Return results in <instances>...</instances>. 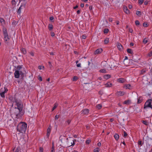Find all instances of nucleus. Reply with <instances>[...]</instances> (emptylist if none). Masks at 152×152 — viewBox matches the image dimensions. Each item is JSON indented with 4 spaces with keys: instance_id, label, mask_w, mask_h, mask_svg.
I'll return each instance as SVG.
<instances>
[{
    "instance_id": "obj_4",
    "label": "nucleus",
    "mask_w": 152,
    "mask_h": 152,
    "mask_svg": "<svg viewBox=\"0 0 152 152\" xmlns=\"http://www.w3.org/2000/svg\"><path fill=\"white\" fill-rule=\"evenodd\" d=\"M148 107L151 108L152 109V100L151 99L147 101L144 104V109H146Z\"/></svg>"
},
{
    "instance_id": "obj_26",
    "label": "nucleus",
    "mask_w": 152,
    "mask_h": 152,
    "mask_svg": "<svg viewBox=\"0 0 152 152\" xmlns=\"http://www.w3.org/2000/svg\"><path fill=\"white\" fill-rule=\"evenodd\" d=\"M136 14L137 15H141V13L140 11H137L136 12Z\"/></svg>"
},
{
    "instance_id": "obj_47",
    "label": "nucleus",
    "mask_w": 152,
    "mask_h": 152,
    "mask_svg": "<svg viewBox=\"0 0 152 152\" xmlns=\"http://www.w3.org/2000/svg\"><path fill=\"white\" fill-rule=\"evenodd\" d=\"M4 92L5 93H6L8 91V89H7V88H6L5 87L4 88Z\"/></svg>"
},
{
    "instance_id": "obj_49",
    "label": "nucleus",
    "mask_w": 152,
    "mask_h": 152,
    "mask_svg": "<svg viewBox=\"0 0 152 152\" xmlns=\"http://www.w3.org/2000/svg\"><path fill=\"white\" fill-rule=\"evenodd\" d=\"M110 66V67L111 69H112V68H113L115 67V66L114 65H112V64L110 65H109Z\"/></svg>"
},
{
    "instance_id": "obj_3",
    "label": "nucleus",
    "mask_w": 152,
    "mask_h": 152,
    "mask_svg": "<svg viewBox=\"0 0 152 152\" xmlns=\"http://www.w3.org/2000/svg\"><path fill=\"white\" fill-rule=\"evenodd\" d=\"M2 31L4 37V39L5 42L6 43L10 39V38L8 37L7 28L5 27H3L2 29Z\"/></svg>"
},
{
    "instance_id": "obj_21",
    "label": "nucleus",
    "mask_w": 152,
    "mask_h": 152,
    "mask_svg": "<svg viewBox=\"0 0 152 152\" xmlns=\"http://www.w3.org/2000/svg\"><path fill=\"white\" fill-rule=\"evenodd\" d=\"M130 102V100H126L123 103L124 104H129Z\"/></svg>"
},
{
    "instance_id": "obj_28",
    "label": "nucleus",
    "mask_w": 152,
    "mask_h": 152,
    "mask_svg": "<svg viewBox=\"0 0 152 152\" xmlns=\"http://www.w3.org/2000/svg\"><path fill=\"white\" fill-rule=\"evenodd\" d=\"M0 22L1 23H4L5 22V20L2 18H0Z\"/></svg>"
},
{
    "instance_id": "obj_42",
    "label": "nucleus",
    "mask_w": 152,
    "mask_h": 152,
    "mask_svg": "<svg viewBox=\"0 0 152 152\" xmlns=\"http://www.w3.org/2000/svg\"><path fill=\"white\" fill-rule=\"evenodd\" d=\"M148 26V24L147 23H143V26L145 27H147Z\"/></svg>"
},
{
    "instance_id": "obj_36",
    "label": "nucleus",
    "mask_w": 152,
    "mask_h": 152,
    "mask_svg": "<svg viewBox=\"0 0 152 152\" xmlns=\"http://www.w3.org/2000/svg\"><path fill=\"white\" fill-rule=\"evenodd\" d=\"M138 144L139 145H140L141 146L142 145V141L141 140L139 141L138 142Z\"/></svg>"
},
{
    "instance_id": "obj_30",
    "label": "nucleus",
    "mask_w": 152,
    "mask_h": 152,
    "mask_svg": "<svg viewBox=\"0 0 152 152\" xmlns=\"http://www.w3.org/2000/svg\"><path fill=\"white\" fill-rule=\"evenodd\" d=\"M143 42L145 44H146L148 42V40L146 39V38H145L144 39L143 41Z\"/></svg>"
},
{
    "instance_id": "obj_57",
    "label": "nucleus",
    "mask_w": 152,
    "mask_h": 152,
    "mask_svg": "<svg viewBox=\"0 0 152 152\" xmlns=\"http://www.w3.org/2000/svg\"><path fill=\"white\" fill-rule=\"evenodd\" d=\"M129 31L130 33H132L133 32V30L132 29H129Z\"/></svg>"
},
{
    "instance_id": "obj_7",
    "label": "nucleus",
    "mask_w": 152,
    "mask_h": 152,
    "mask_svg": "<svg viewBox=\"0 0 152 152\" xmlns=\"http://www.w3.org/2000/svg\"><path fill=\"white\" fill-rule=\"evenodd\" d=\"M89 110L88 109H85L81 111V114H83V115H87L89 113Z\"/></svg>"
},
{
    "instance_id": "obj_41",
    "label": "nucleus",
    "mask_w": 152,
    "mask_h": 152,
    "mask_svg": "<svg viewBox=\"0 0 152 152\" xmlns=\"http://www.w3.org/2000/svg\"><path fill=\"white\" fill-rule=\"evenodd\" d=\"M60 115H56L55 116V119L56 120H57L59 118Z\"/></svg>"
},
{
    "instance_id": "obj_48",
    "label": "nucleus",
    "mask_w": 152,
    "mask_h": 152,
    "mask_svg": "<svg viewBox=\"0 0 152 152\" xmlns=\"http://www.w3.org/2000/svg\"><path fill=\"white\" fill-rule=\"evenodd\" d=\"M55 34L53 32H51V36L52 37H53L54 36Z\"/></svg>"
},
{
    "instance_id": "obj_5",
    "label": "nucleus",
    "mask_w": 152,
    "mask_h": 152,
    "mask_svg": "<svg viewBox=\"0 0 152 152\" xmlns=\"http://www.w3.org/2000/svg\"><path fill=\"white\" fill-rule=\"evenodd\" d=\"M21 75V77H23V73L22 71L19 70H16L14 73V75L15 78H19L20 75Z\"/></svg>"
},
{
    "instance_id": "obj_56",
    "label": "nucleus",
    "mask_w": 152,
    "mask_h": 152,
    "mask_svg": "<svg viewBox=\"0 0 152 152\" xmlns=\"http://www.w3.org/2000/svg\"><path fill=\"white\" fill-rule=\"evenodd\" d=\"M97 145L99 146H100L101 145V144L100 142H99L97 144Z\"/></svg>"
},
{
    "instance_id": "obj_52",
    "label": "nucleus",
    "mask_w": 152,
    "mask_h": 152,
    "mask_svg": "<svg viewBox=\"0 0 152 152\" xmlns=\"http://www.w3.org/2000/svg\"><path fill=\"white\" fill-rule=\"evenodd\" d=\"M50 20H53L54 19V18L53 17V16H52V17H50V18H49Z\"/></svg>"
},
{
    "instance_id": "obj_54",
    "label": "nucleus",
    "mask_w": 152,
    "mask_h": 152,
    "mask_svg": "<svg viewBox=\"0 0 152 152\" xmlns=\"http://www.w3.org/2000/svg\"><path fill=\"white\" fill-rule=\"evenodd\" d=\"M109 20L110 22H111L113 21V19L112 18H109Z\"/></svg>"
},
{
    "instance_id": "obj_13",
    "label": "nucleus",
    "mask_w": 152,
    "mask_h": 152,
    "mask_svg": "<svg viewBox=\"0 0 152 152\" xmlns=\"http://www.w3.org/2000/svg\"><path fill=\"white\" fill-rule=\"evenodd\" d=\"M125 80L123 78H120L118 80V82L120 83H124L125 82Z\"/></svg>"
},
{
    "instance_id": "obj_51",
    "label": "nucleus",
    "mask_w": 152,
    "mask_h": 152,
    "mask_svg": "<svg viewBox=\"0 0 152 152\" xmlns=\"http://www.w3.org/2000/svg\"><path fill=\"white\" fill-rule=\"evenodd\" d=\"M43 148L41 147L40 148H39V151L41 152H43Z\"/></svg>"
},
{
    "instance_id": "obj_6",
    "label": "nucleus",
    "mask_w": 152,
    "mask_h": 152,
    "mask_svg": "<svg viewBox=\"0 0 152 152\" xmlns=\"http://www.w3.org/2000/svg\"><path fill=\"white\" fill-rule=\"evenodd\" d=\"M125 94V93L123 91H118L115 94L116 96H121L124 95Z\"/></svg>"
},
{
    "instance_id": "obj_45",
    "label": "nucleus",
    "mask_w": 152,
    "mask_h": 152,
    "mask_svg": "<svg viewBox=\"0 0 152 152\" xmlns=\"http://www.w3.org/2000/svg\"><path fill=\"white\" fill-rule=\"evenodd\" d=\"M48 64H49V67L50 68H51L52 67V65L51 64V63L49 61L48 62Z\"/></svg>"
},
{
    "instance_id": "obj_59",
    "label": "nucleus",
    "mask_w": 152,
    "mask_h": 152,
    "mask_svg": "<svg viewBox=\"0 0 152 152\" xmlns=\"http://www.w3.org/2000/svg\"><path fill=\"white\" fill-rule=\"evenodd\" d=\"M80 7H83L84 6V4L83 3H81L80 5Z\"/></svg>"
},
{
    "instance_id": "obj_38",
    "label": "nucleus",
    "mask_w": 152,
    "mask_h": 152,
    "mask_svg": "<svg viewBox=\"0 0 152 152\" xmlns=\"http://www.w3.org/2000/svg\"><path fill=\"white\" fill-rule=\"evenodd\" d=\"M146 72V71L145 70L142 69L141 71V74H144Z\"/></svg>"
},
{
    "instance_id": "obj_10",
    "label": "nucleus",
    "mask_w": 152,
    "mask_h": 152,
    "mask_svg": "<svg viewBox=\"0 0 152 152\" xmlns=\"http://www.w3.org/2000/svg\"><path fill=\"white\" fill-rule=\"evenodd\" d=\"M51 130V127L49 126L47 129V136L48 137L49 136Z\"/></svg>"
},
{
    "instance_id": "obj_60",
    "label": "nucleus",
    "mask_w": 152,
    "mask_h": 152,
    "mask_svg": "<svg viewBox=\"0 0 152 152\" xmlns=\"http://www.w3.org/2000/svg\"><path fill=\"white\" fill-rule=\"evenodd\" d=\"M50 54L51 55H54V53L53 52H50Z\"/></svg>"
},
{
    "instance_id": "obj_15",
    "label": "nucleus",
    "mask_w": 152,
    "mask_h": 152,
    "mask_svg": "<svg viewBox=\"0 0 152 152\" xmlns=\"http://www.w3.org/2000/svg\"><path fill=\"white\" fill-rule=\"evenodd\" d=\"M119 135L117 134H115L114 135V138L115 140H118L119 138Z\"/></svg>"
},
{
    "instance_id": "obj_2",
    "label": "nucleus",
    "mask_w": 152,
    "mask_h": 152,
    "mask_svg": "<svg viewBox=\"0 0 152 152\" xmlns=\"http://www.w3.org/2000/svg\"><path fill=\"white\" fill-rule=\"evenodd\" d=\"M27 126V124L25 122L20 123L18 125L17 131L22 133H24L26 132Z\"/></svg>"
},
{
    "instance_id": "obj_18",
    "label": "nucleus",
    "mask_w": 152,
    "mask_h": 152,
    "mask_svg": "<svg viewBox=\"0 0 152 152\" xmlns=\"http://www.w3.org/2000/svg\"><path fill=\"white\" fill-rule=\"evenodd\" d=\"M48 29L50 31L53 29V26L51 24H49L48 25Z\"/></svg>"
},
{
    "instance_id": "obj_50",
    "label": "nucleus",
    "mask_w": 152,
    "mask_h": 152,
    "mask_svg": "<svg viewBox=\"0 0 152 152\" xmlns=\"http://www.w3.org/2000/svg\"><path fill=\"white\" fill-rule=\"evenodd\" d=\"M32 56H34V54L33 52H31L29 53Z\"/></svg>"
},
{
    "instance_id": "obj_25",
    "label": "nucleus",
    "mask_w": 152,
    "mask_h": 152,
    "mask_svg": "<svg viewBox=\"0 0 152 152\" xmlns=\"http://www.w3.org/2000/svg\"><path fill=\"white\" fill-rule=\"evenodd\" d=\"M99 148H95L94 150V152H99Z\"/></svg>"
},
{
    "instance_id": "obj_40",
    "label": "nucleus",
    "mask_w": 152,
    "mask_h": 152,
    "mask_svg": "<svg viewBox=\"0 0 152 152\" xmlns=\"http://www.w3.org/2000/svg\"><path fill=\"white\" fill-rule=\"evenodd\" d=\"M78 78L77 76H74L73 78V81H75L77 80L78 79Z\"/></svg>"
},
{
    "instance_id": "obj_8",
    "label": "nucleus",
    "mask_w": 152,
    "mask_h": 152,
    "mask_svg": "<svg viewBox=\"0 0 152 152\" xmlns=\"http://www.w3.org/2000/svg\"><path fill=\"white\" fill-rule=\"evenodd\" d=\"M25 7V4L23 6L22 5H21L20 6V7L18 9V14H20L21 12V10L22 9H24Z\"/></svg>"
},
{
    "instance_id": "obj_46",
    "label": "nucleus",
    "mask_w": 152,
    "mask_h": 152,
    "mask_svg": "<svg viewBox=\"0 0 152 152\" xmlns=\"http://www.w3.org/2000/svg\"><path fill=\"white\" fill-rule=\"evenodd\" d=\"M103 64H104L105 65H106V64H107V63L105 61H104V62H102L101 63V65H103V66H104Z\"/></svg>"
},
{
    "instance_id": "obj_24",
    "label": "nucleus",
    "mask_w": 152,
    "mask_h": 152,
    "mask_svg": "<svg viewBox=\"0 0 152 152\" xmlns=\"http://www.w3.org/2000/svg\"><path fill=\"white\" fill-rule=\"evenodd\" d=\"M125 86L126 89H130L131 87V85L130 84H126L125 85Z\"/></svg>"
},
{
    "instance_id": "obj_22",
    "label": "nucleus",
    "mask_w": 152,
    "mask_h": 152,
    "mask_svg": "<svg viewBox=\"0 0 152 152\" xmlns=\"http://www.w3.org/2000/svg\"><path fill=\"white\" fill-rule=\"evenodd\" d=\"M22 68V66L18 65L17 66V70H16L20 71V69Z\"/></svg>"
},
{
    "instance_id": "obj_16",
    "label": "nucleus",
    "mask_w": 152,
    "mask_h": 152,
    "mask_svg": "<svg viewBox=\"0 0 152 152\" xmlns=\"http://www.w3.org/2000/svg\"><path fill=\"white\" fill-rule=\"evenodd\" d=\"M105 85L106 87H110L112 86V84L110 82H109L105 84Z\"/></svg>"
},
{
    "instance_id": "obj_55",
    "label": "nucleus",
    "mask_w": 152,
    "mask_h": 152,
    "mask_svg": "<svg viewBox=\"0 0 152 152\" xmlns=\"http://www.w3.org/2000/svg\"><path fill=\"white\" fill-rule=\"evenodd\" d=\"M148 4V2L147 1H145L144 2V4L146 5H147Z\"/></svg>"
},
{
    "instance_id": "obj_62",
    "label": "nucleus",
    "mask_w": 152,
    "mask_h": 152,
    "mask_svg": "<svg viewBox=\"0 0 152 152\" xmlns=\"http://www.w3.org/2000/svg\"><path fill=\"white\" fill-rule=\"evenodd\" d=\"M12 4H15V1L14 0H12Z\"/></svg>"
},
{
    "instance_id": "obj_34",
    "label": "nucleus",
    "mask_w": 152,
    "mask_h": 152,
    "mask_svg": "<svg viewBox=\"0 0 152 152\" xmlns=\"http://www.w3.org/2000/svg\"><path fill=\"white\" fill-rule=\"evenodd\" d=\"M44 67L43 66H39L38 67V68L39 69H44Z\"/></svg>"
},
{
    "instance_id": "obj_35",
    "label": "nucleus",
    "mask_w": 152,
    "mask_h": 152,
    "mask_svg": "<svg viewBox=\"0 0 152 152\" xmlns=\"http://www.w3.org/2000/svg\"><path fill=\"white\" fill-rule=\"evenodd\" d=\"M57 105L56 104H55V105L54 106V107H53L52 110V111H53L55 109L56 107H57Z\"/></svg>"
},
{
    "instance_id": "obj_32",
    "label": "nucleus",
    "mask_w": 152,
    "mask_h": 152,
    "mask_svg": "<svg viewBox=\"0 0 152 152\" xmlns=\"http://www.w3.org/2000/svg\"><path fill=\"white\" fill-rule=\"evenodd\" d=\"M108 31L109 30L108 29L106 28L104 30V33L107 34L108 33Z\"/></svg>"
},
{
    "instance_id": "obj_20",
    "label": "nucleus",
    "mask_w": 152,
    "mask_h": 152,
    "mask_svg": "<svg viewBox=\"0 0 152 152\" xmlns=\"http://www.w3.org/2000/svg\"><path fill=\"white\" fill-rule=\"evenodd\" d=\"M127 52L128 53L132 54L133 53V51H132L131 49L128 48L127 50Z\"/></svg>"
},
{
    "instance_id": "obj_61",
    "label": "nucleus",
    "mask_w": 152,
    "mask_h": 152,
    "mask_svg": "<svg viewBox=\"0 0 152 152\" xmlns=\"http://www.w3.org/2000/svg\"><path fill=\"white\" fill-rule=\"evenodd\" d=\"M148 55L150 56H152V52H151L149 53Z\"/></svg>"
},
{
    "instance_id": "obj_27",
    "label": "nucleus",
    "mask_w": 152,
    "mask_h": 152,
    "mask_svg": "<svg viewBox=\"0 0 152 152\" xmlns=\"http://www.w3.org/2000/svg\"><path fill=\"white\" fill-rule=\"evenodd\" d=\"M5 93L4 92H3L1 93H0V95L3 98H4L5 97Z\"/></svg>"
},
{
    "instance_id": "obj_9",
    "label": "nucleus",
    "mask_w": 152,
    "mask_h": 152,
    "mask_svg": "<svg viewBox=\"0 0 152 152\" xmlns=\"http://www.w3.org/2000/svg\"><path fill=\"white\" fill-rule=\"evenodd\" d=\"M102 51V48H99L96 50L94 52V54H97L100 53Z\"/></svg>"
},
{
    "instance_id": "obj_64",
    "label": "nucleus",
    "mask_w": 152,
    "mask_h": 152,
    "mask_svg": "<svg viewBox=\"0 0 152 152\" xmlns=\"http://www.w3.org/2000/svg\"><path fill=\"white\" fill-rule=\"evenodd\" d=\"M14 152H19V150L18 148H17L16 150Z\"/></svg>"
},
{
    "instance_id": "obj_23",
    "label": "nucleus",
    "mask_w": 152,
    "mask_h": 152,
    "mask_svg": "<svg viewBox=\"0 0 152 152\" xmlns=\"http://www.w3.org/2000/svg\"><path fill=\"white\" fill-rule=\"evenodd\" d=\"M102 105L100 104H98L96 106V108L98 109H101L102 108Z\"/></svg>"
},
{
    "instance_id": "obj_14",
    "label": "nucleus",
    "mask_w": 152,
    "mask_h": 152,
    "mask_svg": "<svg viewBox=\"0 0 152 152\" xmlns=\"http://www.w3.org/2000/svg\"><path fill=\"white\" fill-rule=\"evenodd\" d=\"M124 12L126 14L129 13V11L126 7H124Z\"/></svg>"
},
{
    "instance_id": "obj_19",
    "label": "nucleus",
    "mask_w": 152,
    "mask_h": 152,
    "mask_svg": "<svg viewBox=\"0 0 152 152\" xmlns=\"http://www.w3.org/2000/svg\"><path fill=\"white\" fill-rule=\"evenodd\" d=\"M104 78L106 79H107L110 77V75H106L104 76Z\"/></svg>"
},
{
    "instance_id": "obj_37",
    "label": "nucleus",
    "mask_w": 152,
    "mask_h": 152,
    "mask_svg": "<svg viewBox=\"0 0 152 152\" xmlns=\"http://www.w3.org/2000/svg\"><path fill=\"white\" fill-rule=\"evenodd\" d=\"M135 23L136 25H138L140 24V22L138 20H137L135 21Z\"/></svg>"
},
{
    "instance_id": "obj_58",
    "label": "nucleus",
    "mask_w": 152,
    "mask_h": 152,
    "mask_svg": "<svg viewBox=\"0 0 152 152\" xmlns=\"http://www.w3.org/2000/svg\"><path fill=\"white\" fill-rule=\"evenodd\" d=\"M77 67H81V64H77Z\"/></svg>"
},
{
    "instance_id": "obj_1",
    "label": "nucleus",
    "mask_w": 152,
    "mask_h": 152,
    "mask_svg": "<svg viewBox=\"0 0 152 152\" xmlns=\"http://www.w3.org/2000/svg\"><path fill=\"white\" fill-rule=\"evenodd\" d=\"M14 102L15 103L16 107H15V114L16 116V118H18L21 117L23 115V113L22 111L23 108V105L22 102L20 100L15 99Z\"/></svg>"
},
{
    "instance_id": "obj_31",
    "label": "nucleus",
    "mask_w": 152,
    "mask_h": 152,
    "mask_svg": "<svg viewBox=\"0 0 152 152\" xmlns=\"http://www.w3.org/2000/svg\"><path fill=\"white\" fill-rule=\"evenodd\" d=\"M142 101V99H140V98H139L137 101V103L139 104L141 103Z\"/></svg>"
},
{
    "instance_id": "obj_17",
    "label": "nucleus",
    "mask_w": 152,
    "mask_h": 152,
    "mask_svg": "<svg viewBox=\"0 0 152 152\" xmlns=\"http://www.w3.org/2000/svg\"><path fill=\"white\" fill-rule=\"evenodd\" d=\"M109 42V38H106L104 41V43L105 44H107Z\"/></svg>"
},
{
    "instance_id": "obj_53",
    "label": "nucleus",
    "mask_w": 152,
    "mask_h": 152,
    "mask_svg": "<svg viewBox=\"0 0 152 152\" xmlns=\"http://www.w3.org/2000/svg\"><path fill=\"white\" fill-rule=\"evenodd\" d=\"M38 79L40 81H41L42 80V77L41 76L39 77Z\"/></svg>"
},
{
    "instance_id": "obj_44",
    "label": "nucleus",
    "mask_w": 152,
    "mask_h": 152,
    "mask_svg": "<svg viewBox=\"0 0 152 152\" xmlns=\"http://www.w3.org/2000/svg\"><path fill=\"white\" fill-rule=\"evenodd\" d=\"M127 135H128V134L126 132H125V131H124V137H126L127 136Z\"/></svg>"
},
{
    "instance_id": "obj_29",
    "label": "nucleus",
    "mask_w": 152,
    "mask_h": 152,
    "mask_svg": "<svg viewBox=\"0 0 152 152\" xmlns=\"http://www.w3.org/2000/svg\"><path fill=\"white\" fill-rule=\"evenodd\" d=\"M100 72L103 73H105L106 72V70L104 69H101L100 70Z\"/></svg>"
},
{
    "instance_id": "obj_39",
    "label": "nucleus",
    "mask_w": 152,
    "mask_h": 152,
    "mask_svg": "<svg viewBox=\"0 0 152 152\" xmlns=\"http://www.w3.org/2000/svg\"><path fill=\"white\" fill-rule=\"evenodd\" d=\"M91 142V140H87L86 141V143L87 144H88Z\"/></svg>"
},
{
    "instance_id": "obj_33",
    "label": "nucleus",
    "mask_w": 152,
    "mask_h": 152,
    "mask_svg": "<svg viewBox=\"0 0 152 152\" xmlns=\"http://www.w3.org/2000/svg\"><path fill=\"white\" fill-rule=\"evenodd\" d=\"M142 122L143 124L145 125H147L148 124V122H147V121H143Z\"/></svg>"
},
{
    "instance_id": "obj_12",
    "label": "nucleus",
    "mask_w": 152,
    "mask_h": 152,
    "mask_svg": "<svg viewBox=\"0 0 152 152\" xmlns=\"http://www.w3.org/2000/svg\"><path fill=\"white\" fill-rule=\"evenodd\" d=\"M117 47L119 50H121L122 48V45L120 43H118V44L117 45Z\"/></svg>"
},
{
    "instance_id": "obj_11",
    "label": "nucleus",
    "mask_w": 152,
    "mask_h": 152,
    "mask_svg": "<svg viewBox=\"0 0 152 152\" xmlns=\"http://www.w3.org/2000/svg\"><path fill=\"white\" fill-rule=\"evenodd\" d=\"M21 52L24 55L26 54V51L25 48H21L20 49Z\"/></svg>"
},
{
    "instance_id": "obj_63",
    "label": "nucleus",
    "mask_w": 152,
    "mask_h": 152,
    "mask_svg": "<svg viewBox=\"0 0 152 152\" xmlns=\"http://www.w3.org/2000/svg\"><path fill=\"white\" fill-rule=\"evenodd\" d=\"M67 122L68 124H70V123L71 122V120H68L67 121Z\"/></svg>"
},
{
    "instance_id": "obj_43",
    "label": "nucleus",
    "mask_w": 152,
    "mask_h": 152,
    "mask_svg": "<svg viewBox=\"0 0 152 152\" xmlns=\"http://www.w3.org/2000/svg\"><path fill=\"white\" fill-rule=\"evenodd\" d=\"M139 3L140 4H142L143 2V0H139Z\"/></svg>"
}]
</instances>
